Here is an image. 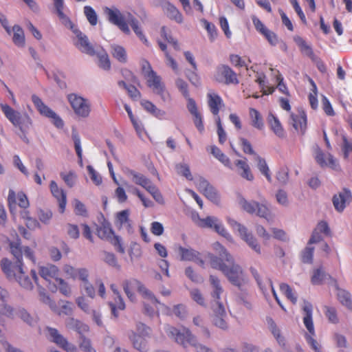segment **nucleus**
I'll return each mask as SVG.
<instances>
[{
    "label": "nucleus",
    "mask_w": 352,
    "mask_h": 352,
    "mask_svg": "<svg viewBox=\"0 0 352 352\" xmlns=\"http://www.w3.org/2000/svg\"><path fill=\"white\" fill-rule=\"evenodd\" d=\"M13 42L14 43L19 46L23 47L25 45V35L23 29L17 25L13 26Z\"/></svg>",
    "instance_id": "obj_43"
},
{
    "label": "nucleus",
    "mask_w": 352,
    "mask_h": 352,
    "mask_svg": "<svg viewBox=\"0 0 352 352\" xmlns=\"http://www.w3.org/2000/svg\"><path fill=\"white\" fill-rule=\"evenodd\" d=\"M294 41L302 54H305L312 60L315 59L316 56L312 48L306 43L303 38L300 36H295L294 37Z\"/></svg>",
    "instance_id": "obj_34"
},
{
    "label": "nucleus",
    "mask_w": 352,
    "mask_h": 352,
    "mask_svg": "<svg viewBox=\"0 0 352 352\" xmlns=\"http://www.w3.org/2000/svg\"><path fill=\"white\" fill-rule=\"evenodd\" d=\"M250 272H251L252 274L253 275L254 278H255V280H256V282H257L260 289L262 290V292L265 294L266 292H267L268 289H271L273 296L274 297L276 301L279 305V306L283 309H284V307L282 305V304L278 297V295L273 287L272 280L270 279H266L264 282H262L260 278V276L258 274V271L254 267L250 268Z\"/></svg>",
    "instance_id": "obj_22"
},
{
    "label": "nucleus",
    "mask_w": 352,
    "mask_h": 352,
    "mask_svg": "<svg viewBox=\"0 0 352 352\" xmlns=\"http://www.w3.org/2000/svg\"><path fill=\"white\" fill-rule=\"evenodd\" d=\"M177 250L182 261H195L201 265L204 264V261L200 258V253L197 250L186 248L182 245H179Z\"/></svg>",
    "instance_id": "obj_26"
},
{
    "label": "nucleus",
    "mask_w": 352,
    "mask_h": 352,
    "mask_svg": "<svg viewBox=\"0 0 352 352\" xmlns=\"http://www.w3.org/2000/svg\"><path fill=\"white\" fill-rule=\"evenodd\" d=\"M8 202L10 208L16 203L19 207L27 209L29 207V201L26 195L23 192H19L17 194L10 189L8 192Z\"/></svg>",
    "instance_id": "obj_25"
},
{
    "label": "nucleus",
    "mask_w": 352,
    "mask_h": 352,
    "mask_svg": "<svg viewBox=\"0 0 352 352\" xmlns=\"http://www.w3.org/2000/svg\"><path fill=\"white\" fill-rule=\"evenodd\" d=\"M202 23L210 35V40L213 41L217 36V31L215 25L206 19H203Z\"/></svg>",
    "instance_id": "obj_59"
},
{
    "label": "nucleus",
    "mask_w": 352,
    "mask_h": 352,
    "mask_svg": "<svg viewBox=\"0 0 352 352\" xmlns=\"http://www.w3.org/2000/svg\"><path fill=\"white\" fill-rule=\"evenodd\" d=\"M338 289L337 296L338 300L349 309H352V300L350 293L344 289H341L336 285Z\"/></svg>",
    "instance_id": "obj_41"
},
{
    "label": "nucleus",
    "mask_w": 352,
    "mask_h": 352,
    "mask_svg": "<svg viewBox=\"0 0 352 352\" xmlns=\"http://www.w3.org/2000/svg\"><path fill=\"white\" fill-rule=\"evenodd\" d=\"M127 174L132 177V180L135 184L142 186L146 190H148L149 187L153 184L146 176L134 170H129Z\"/></svg>",
    "instance_id": "obj_32"
},
{
    "label": "nucleus",
    "mask_w": 352,
    "mask_h": 352,
    "mask_svg": "<svg viewBox=\"0 0 352 352\" xmlns=\"http://www.w3.org/2000/svg\"><path fill=\"white\" fill-rule=\"evenodd\" d=\"M122 287L128 298L131 301L135 300V292L138 291L144 298L150 300L153 305H156L159 303L155 296L136 279L124 280Z\"/></svg>",
    "instance_id": "obj_8"
},
{
    "label": "nucleus",
    "mask_w": 352,
    "mask_h": 352,
    "mask_svg": "<svg viewBox=\"0 0 352 352\" xmlns=\"http://www.w3.org/2000/svg\"><path fill=\"white\" fill-rule=\"evenodd\" d=\"M290 118L293 127L298 132L304 134L307 129V115L305 112L302 109H299L296 113H291Z\"/></svg>",
    "instance_id": "obj_23"
},
{
    "label": "nucleus",
    "mask_w": 352,
    "mask_h": 352,
    "mask_svg": "<svg viewBox=\"0 0 352 352\" xmlns=\"http://www.w3.org/2000/svg\"><path fill=\"white\" fill-rule=\"evenodd\" d=\"M228 222L233 230H236L239 232L241 238L245 241L254 251L258 254H261L260 245L257 242L256 239L248 231L245 226L230 218L228 219Z\"/></svg>",
    "instance_id": "obj_12"
},
{
    "label": "nucleus",
    "mask_w": 352,
    "mask_h": 352,
    "mask_svg": "<svg viewBox=\"0 0 352 352\" xmlns=\"http://www.w3.org/2000/svg\"><path fill=\"white\" fill-rule=\"evenodd\" d=\"M0 107L5 117L13 126L18 127L22 133H25L30 129L32 121L27 113L23 115L10 105L4 103H0Z\"/></svg>",
    "instance_id": "obj_6"
},
{
    "label": "nucleus",
    "mask_w": 352,
    "mask_h": 352,
    "mask_svg": "<svg viewBox=\"0 0 352 352\" xmlns=\"http://www.w3.org/2000/svg\"><path fill=\"white\" fill-rule=\"evenodd\" d=\"M324 314L328 318L329 321L333 324H337L339 322L337 311L333 307H324Z\"/></svg>",
    "instance_id": "obj_51"
},
{
    "label": "nucleus",
    "mask_w": 352,
    "mask_h": 352,
    "mask_svg": "<svg viewBox=\"0 0 352 352\" xmlns=\"http://www.w3.org/2000/svg\"><path fill=\"white\" fill-rule=\"evenodd\" d=\"M111 54L113 58L122 63L127 61V54L126 50L120 45H113L111 46Z\"/></svg>",
    "instance_id": "obj_39"
},
{
    "label": "nucleus",
    "mask_w": 352,
    "mask_h": 352,
    "mask_svg": "<svg viewBox=\"0 0 352 352\" xmlns=\"http://www.w3.org/2000/svg\"><path fill=\"white\" fill-rule=\"evenodd\" d=\"M239 140L242 151H243L244 153L248 155H254V156L255 155H257L254 152L250 141H248L247 139L244 138H241Z\"/></svg>",
    "instance_id": "obj_58"
},
{
    "label": "nucleus",
    "mask_w": 352,
    "mask_h": 352,
    "mask_svg": "<svg viewBox=\"0 0 352 352\" xmlns=\"http://www.w3.org/2000/svg\"><path fill=\"white\" fill-rule=\"evenodd\" d=\"M84 13L91 25H96L98 22V16L96 11L91 6L84 7Z\"/></svg>",
    "instance_id": "obj_50"
},
{
    "label": "nucleus",
    "mask_w": 352,
    "mask_h": 352,
    "mask_svg": "<svg viewBox=\"0 0 352 352\" xmlns=\"http://www.w3.org/2000/svg\"><path fill=\"white\" fill-rule=\"evenodd\" d=\"M97 236L102 239L109 241L120 253H124V248L121 243L120 238L115 235L109 223H104L96 228Z\"/></svg>",
    "instance_id": "obj_11"
},
{
    "label": "nucleus",
    "mask_w": 352,
    "mask_h": 352,
    "mask_svg": "<svg viewBox=\"0 0 352 352\" xmlns=\"http://www.w3.org/2000/svg\"><path fill=\"white\" fill-rule=\"evenodd\" d=\"M234 164L241 177L248 181H252L254 179V175L246 160H237L235 161Z\"/></svg>",
    "instance_id": "obj_31"
},
{
    "label": "nucleus",
    "mask_w": 352,
    "mask_h": 352,
    "mask_svg": "<svg viewBox=\"0 0 352 352\" xmlns=\"http://www.w3.org/2000/svg\"><path fill=\"white\" fill-rule=\"evenodd\" d=\"M215 120H216V124H217V135H218V138H219V142L221 144H223L226 142V141L227 140V135L222 126L220 117L217 116L215 118Z\"/></svg>",
    "instance_id": "obj_52"
},
{
    "label": "nucleus",
    "mask_w": 352,
    "mask_h": 352,
    "mask_svg": "<svg viewBox=\"0 0 352 352\" xmlns=\"http://www.w3.org/2000/svg\"><path fill=\"white\" fill-rule=\"evenodd\" d=\"M60 176L69 188H72L75 185L77 175L74 170H69L67 173L61 172Z\"/></svg>",
    "instance_id": "obj_46"
},
{
    "label": "nucleus",
    "mask_w": 352,
    "mask_h": 352,
    "mask_svg": "<svg viewBox=\"0 0 352 352\" xmlns=\"http://www.w3.org/2000/svg\"><path fill=\"white\" fill-rule=\"evenodd\" d=\"M66 27L69 28L76 35V40L74 41V45L76 47L83 53L87 54L91 56L96 54V51L93 45L89 42L88 38L86 35L81 32L72 23V28L69 25L63 24Z\"/></svg>",
    "instance_id": "obj_16"
},
{
    "label": "nucleus",
    "mask_w": 352,
    "mask_h": 352,
    "mask_svg": "<svg viewBox=\"0 0 352 352\" xmlns=\"http://www.w3.org/2000/svg\"><path fill=\"white\" fill-rule=\"evenodd\" d=\"M98 66L106 71L111 69V62L109 57L106 52H103L102 54H98Z\"/></svg>",
    "instance_id": "obj_49"
},
{
    "label": "nucleus",
    "mask_w": 352,
    "mask_h": 352,
    "mask_svg": "<svg viewBox=\"0 0 352 352\" xmlns=\"http://www.w3.org/2000/svg\"><path fill=\"white\" fill-rule=\"evenodd\" d=\"M211 153L224 166L232 168V164L229 157L226 155L217 146H211Z\"/></svg>",
    "instance_id": "obj_42"
},
{
    "label": "nucleus",
    "mask_w": 352,
    "mask_h": 352,
    "mask_svg": "<svg viewBox=\"0 0 352 352\" xmlns=\"http://www.w3.org/2000/svg\"><path fill=\"white\" fill-rule=\"evenodd\" d=\"M116 225L119 229H125L129 232L132 230V223L128 210H122L116 214Z\"/></svg>",
    "instance_id": "obj_28"
},
{
    "label": "nucleus",
    "mask_w": 352,
    "mask_h": 352,
    "mask_svg": "<svg viewBox=\"0 0 352 352\" xmlns=\"http://www.w3.org/2000/svg\"><path fill=\"white\" fill-rule=\"evenodd\" d=\"M209 282L212 287L211 296L214 301V304L213 305H218V302H221V295L223 293V289L221 285V281L217 276L210 275Z\"/></svg>",
    "instance_id": "obj_29"
},
{
    "label": "nucleus",
    "mask_w": 352,
    "mask_h": 352,
    "mask_svg": "<svg viewBox=\"0 0 352 352\" xmlns=\"http://www.w3.org/2000/svg\"><path fill=\"white\" fill-rule=\"evenodd\" d=\"M207 102L210 112L216 116H219V113L221 108L224 107V102L221 97L213 91H210L207 94Z\"/></svg>",
    "instance_id": "obj_21"
},
{
    "label": "nucleus",
    "mask_w": 352,
    "mask_h": 352,
    "mask_svg": "<svg viewBox=\"0 0 352 352\" xmlns=\"http://www.w3.org/2000/svg\"><path fill=\"white\" fill-rule=\"evenodd\" d=\"M81 342L80 343V349L84 352H96V350L92 347L91 341L89 339L86 338L84 336H81Z\"/></svg>",
    "instance_id": "obj_62"
},
{
    "label": "nucleus",
    "mask_w": 352,
    "mask_h": 352,
    "mask_svg": "<svg viewBox=\"0 0 352 352\" xmlns=\"http://www.w3.org/2000/svg\"><path fill=\"white\" fill-rule=\"evenodd\" d=\"M47 331L52 338V341L56 343L59 347L67 352H78L77 348L74 344L69 343L65 338L59 333L56 329L47 327Z\"/></svg>",
    "instance_id": "obj_19"
},
{
    "label": "nucleus",
    "mask_w": 352,
    "mask_h": 352,
    "mask_svg": "<svg viewBox=\"0 0 352 352\" xmlns=\"http://www.w3.org/2000/svg\"><path fill=\"white\" fill-rule=\"evenodd\" d=\"M104 12L107 16L108 21L117 26L124 34H131L130 25L140 40L146 46L149 45L148 41L144 34L138 20L131 12H126L124 15L117 8H110L108 7L104 8Z\"/></svg>",
    "instance_id": "obj_3"
},
{
    "label": "nucleus",
    "mask_w": 352,
    "mask_h": 352,
    "mask_svg": "<svg viewBox=\"0 0 352 352\" xmlns=\"http://www.w3.org/2000/svg\"><path fill=\"white\" fill-rule=\"evenodd\" d=\"M164 12L169 19L175 21L177 23H181L183 21L182 14L173 4L167 3L164 6Z\"/></svg>",
    "instance_id": "obj_35"
},
{
    "label": "nucleus",
    "mask_w": 352,
    "mask_h": 352,
    "mask_svg": "<svg viewBox=\"0 0 352 352\" xmlns=\"http://www.w3.org/2000/svg\"><path fill=\"white\" fill-rule=\"evenodd\" d=\"M161 36L163 37L168 43L171 44L173 47L178 50L179 47L177 41L174 39L170 34H168L166 28L163 26L161 28Z\"/></svg>",
    "instance_id": "obj_60"
},
{
    "label": "nucleus",
    "mask_w": 352,
    "mask_h": 352,
    "mask_svg": "<svg viewBox=\"0 0 352 352\" xmlns=\"http://www.w3.org/2000/svg\"><path fill=\"white\" fill-rule=\"evenodd\" d=\"M58 269L54 265H47L46 266L41 267L39 270V274L46 281L51 282L53 280L56 281L58 276Z\"/></svg>",
    "instance_id": "obj_30"
},
{
    "label": "nucleus",
    "mask_w": 352,
    "mask_h": 352,
    "mask_svg": "<svg viewBox=\"0 0 352 352\" xmlns=\"http://www.w3.org/2000/svg\"><path fill=\"white\" fill-rule=\"evenodd\" d=\"M142 71L148 87L151 88L153 93L160 96L164 102L170 100V95L166 90L162 78L152 69L148 61L144 60L142 63Z\"/></svg>",
    "instance_id": "obj_5"
},
{
    "label": "nucleus",
    "mask_w": 352,
    "mask_h": 352,
    "mask_svg": "<svg viewBox=\"0 0 352 352\" xmlns=\"http://www.w3.org/2000/svg\"><path fill=\"white\" fill-rule=\"evenodd\" d=\"M280 292L289 300L293 304L297 302V297L293 292L291 287L287 283H281L280 285Z\"/></svg>",
    "instance_id": "obj_47"
},
{
    "label": "nucleus",
    "mask_w": 352,
    "mask_h": 352,
    "mask_svg": "<svg viewBox=\"0 0 352 352\" xmlns=\"http://www.w3.org/2000/svg\"><path fill=\"white\" fill-rule=\"evenodd\" d=\"M72 139L74 143L75 150L77 154V156L80 160L82 162V148L80 144V139L77 132H72Z\"/></svg>",
    "instance_id": "obj_57"
},
{
    "label": "nucleus",
    "mask_w": 352,
    "mask_h": 352,
    "mask_svg": "<svg viewBox=\"0 0 352 352\" xmlns=\"http://www.w3.org/2000/svg\"><path fill=\"white\" fill-rule=\"evenodd\" d=\"M314 248L306 247L301 253V261L304 263H311L313 262Z\"/></svg>",
    "instance_id": "obj_55"
},
{
    "label": "nucleus",
    "mask_w": 352,
    "mask_h": 352,
    "mask_svg": "<svg viewBox=\"0 0 352 352\" xmlns=\"http://www.w3.org/2000/svg\"><path fill=\"white\" fill-rule=\"evenodd\" d=\"M315 160L321 167L329 166L333 169L337 168V161L333 157L330 153H324L319 148L316 150Z\"/></svg>",
    "instance_id": "obj_24"
},
{
    "label": "nucleus",
    "mask_w": 352,
    "mask_h": 352,
    "mask_svg": "<svg viewBox=\"0 0 352 352\" xmlns=\"http://www.w3.org/2000/svg\"><path fill=\"white\" fill-rule=\"evenodd\" d=\"M230 63L235 67H247L245 61L238 54H230L229 57Z\"/></svg>",
    "instance_id": "obj_54"
},
{
    "label": "nucleus",
    "mask_w": 352,
    "mask_h": 352,
    "mask_svg": "<svg viewBox=\"0 0 352 352\" xmlns=\"http://www.w3.org/2000/svg\"><path fill=\"white\" fill-rule=\"evenodd\" d=\"M102 261L111 267H113L117 270L120 269V265H119L117 258L113 253L103 251Z\"/></svg>",
    "instance_id": "obj_44"
},
{
    "label": "nucleus",
    "mask_w": 352,
    "mask_h": 352,
    "mask_svg": "<svg viewBox=\"0 0 352 352\" xmlns=\"http://www.w3.org/2000/svg\"><path fill=\"white\" fill-rule=\"evenodd\" d=\"M327 276H328V278L335 285H337L336 280L332 278L330 275L325 274L324 272L322 271V267L316 269L314 271L311 278V283L313 285H321Z\"/></svg>",
    "instance_id": "obj_36"
},
{
    "label": "nucleus",
    "mask_w": 352,
    "mask_h": 352,
    "mask_svg": "<svg viewBox=\"0 0 352 352\" xmlns=\"http://www.w3.org/2000/svg\"><path fill=\"white\" fill-rule=\"evenodd\" d=\"M56 285L59 291L65 296H69L71 294V288L65 280L60 278H56Z\"/></svg>",
    "instance_id": "obj_61"
},
{
    "label": "nucleus",
    "mask_w": 352,
    "mask_h": 352,
    "mask_svg": "<svg viewBox=\"0 0 352 352\" xmlns=\"http://www.w3.org/2000/svg\"><path fill=\"white\" fill-rule=\"evenodd\" d=\"M352 201V193L350 189L344 188L338 194L334 195L332 198V202L335 209L339 212H342L346 205Z\"/></svg>",
    "instance_id": "obj_18"
},
{
    "label": "nucleus",
    "mask_w": 352,
    "mask_h": 352,
    "mask_svg": "<svg viewBox=\"0 0 352 352\" xmlns=\"http://www.w3.org/2000/svg\"><path fill=\"white\" fill-rule=\"evenodd\" d=\"M69 324L72 329H73L82 336L83 333L88 332L89 330L88 325L74 318H71L69 320Z\"/></svg>",
    "instance_id": "obj_45"
},
{
    "label": "nucleus",
    "mask_w": 352,
    "mask_h": 352,
    "mask_svg": "<svg viewBox=\"0 0 352 352\" xmlns=\"http://www.w3.org/2000/svg\"><path fill=\"white\" fill-rule=\"evenodd\" d=\"M304 312L303 323L307 328L308 333H305V340L315 352H322L321 346L314 338L315 336V329L312 318L313 307L312 305L305 300L302 306Z\"/></svg>",
    "instance_id": "obj_7"
},
{
    "label": "nucleus",
    "mask_w": 352,
    "mask_h": 352,
    "mask_svg": "<svg viewBox=\"0 0 352 352\" xmlns=\"http://www.w3.org/2000/svg\"><path fill=\"white\" fill-rule=\"evenodd\" d=\"M8 246L10 253L16 260L14 265L7 258L1 261V267L6 276L10 278H14L19 285L25 289L30 290L33 288V283L28 276L25 274L23 270L22 249L21 247V239L17 236L14 241H8Z\"/></svg>",
    "instance_id": "obj_2"
},
{
    "label": "nucleus",
    "mask_w": 352,
    "mask_h": 352,
    "mask_svg": "<svg viewBox=\"0 0 352 352\" xmlns=\"http://www.w3.org/2000/svg\"><path fill=\"white\" fill-rule=\"evenodd\" d=\"M267 123L271 130L279 138L285 136V131L278 118L274 114L270 113L267 116Z\"/></svg>",
    "instance_id": "obj_33"
},
{
    "label": "nucleus",
    "mask_w": 352,
    "mask_h": 352,
    "mask_svg": "<svg viewBox=\"0 0 352 352\" xmlns=\"http://www.w3.org/2000/svg\"><path fill=\"white\" fill-rule=\"evenodd\" d=\"M165 331L167 336L173 339L177 343L186 347L188 344L194 346L197 352H212L210 349L198 344L196 338L191 331L185 327L180 329L174 327L166 325Z\"/></svg>",
    "instance_id": "obj_4"
},
{
    "label": "nucleus",
    "mask_w": 352,
    "mask_h": 352,
    "mask_svg": "<svg viewBox=\"0 0 352 352\" xmlns=\"http://www.w3.org/2000/svg\"><path fill=\"white\" fill-rule=\"evenodd\" d=\"M212 309L214 313V324L221 329H226L228 324L224 319L226 312L223 305L221 302H218V305H212Z\"/></svg>",
    "instance_id": "obj_27"
},
{
    "label": "nucleus",
    "mask_w": 352,
    "mask_h": 352,
    "mask_svg": "<svg viewBox=\"0 0 352 352\" xmlns=\"http://www.w3.org/2000/svg\"><path fill=\"white\" fill-rule=\"evenodd\" d=\"M137 332L131 331L129 338L132 342L133 346L140 352H148L149 346L146 338L151 335V328L146 324L139 322L136 324Z\"/></svg>",
    "instance_id": "obj_9"
},
{
    "label": "nucleus",
    "mask_w": 352,
    "mask_h": 352,
    "mask_svg": "<svg viewBox=\"0 0 352 352\" xmlns=\"http://www.w3.org/2000/svg\"><path fill=\"white\" fill-rule=\"evenodd\" d=\"M54 7L56 14L63 24L69 25L72 28V22L69 18L64 14V2L63 0H54Z\"/></svg>",
    "instance_id": "obj_37"
},
{
    "label": "nucleus",
    "mask_w": 352,
    "mask_h": 352,
    "mask_svg": "<svg viewBox=\"0 0 352 352\" xmlns=\"http://www.w3.org/2000/svg\"><path fill=\"white\" fill-rule=\"evenodd\" d=\"M213 248L217 255L208 254L210 266L221 271L233 285L240 288L246 283V278L242 267L235 263L232 256L219 242L213 244Z\"/></svg>",
    "instance_id": "obj_1"
},
{
    "label": "nucleus",
    "mask_w": 352,
    "mask_h": 352,
    "mask_svg": "<svg viewBox=\"0 0 352 352\" xmlns=\"http://www.w3.org/2000/svg\"><path fill=\"white\" fill-rule=\"evenodd\" d=\"M215 79L225 85H238L239 81L236 72L228 65H221L217 67Z\"/></svg>",
    "instance_id": "obj_17"
},
{
    "label": "nucleus",
    "mask_w": 352,
    "mask_h": 352,
    "mask_svg": "<svg viewBox=\"0 0 352 352\" xmlns=\"http://www.w3.org/2000/svg\"><path fill=\"white\" fill-rule=\"evenodd\" d=\"M50 189L52 195L58 202L59 212L63 213L65 210L67 204V195L65 190L59 188L56 182L54 180L50 182Z\"/></svg>",
    "instance_id": "obj_20"
},
{
    "label": "nucleus",
    "mask_w": 352,
    "mask_h": 352,
    "mask_svg": "<svg viewBox=\"0 0 352 352\" xmlns=\"http://www.w3.org/2000/svg\"><path fill=\"white\" fill-rule=\"evenodd\" d=\"M87 169L92 182L96 185H100L102 183L100 175L90 165L87 166Z\"/></svg>",
    "instance_id": "obj_63"
},
{
    "label": "nucleus",
    "mask_w": 352,
    "mask_h": 352,
    "mask_svg": "<svg viewBox=\"0 0 352 352\" xmlns=\"http://www.w3.org/2000/svg\"><path fill=\"white\" fill-rule=\"evenodd\" d=\"M249 113L251 118L252 125L258 130H262L264 127V123L259 111L254 108H250Z\"/></svg>",
    "instance_id": "obj_38"
},
{
    "label": "nucleus",
    "mask_w": 352,
    "mask_h": 352,
    "mask_svg": "<svg viewBox=\"0 0 352 352\" xmlns=\"http://www.w3.org/2000/svg\"><path fill=\"white\" fill-rule=\"evenodd\" d=\"M67 100L77 116L82 118L89 116L91 111V105L87 99L76 94H70L67 95Z\"/></svg>",
    "instance_id": "obj_13"
},
{
    "label": "nucleus",
    "mask_w": 352,
    "mask_h": 352,
    "mask_svg": "<svg viewBox=\"0 0 352 352\" xmlns=\"http://www.w3.org/2000/svg\"><path fill=\"white\" fill-rule=\"evenodd\" d=\"M176 86L178 89L181 91L184 98H188L190 96L188 89V84L183 79L178 78L176 80Z\"/></svg>",
    "instance_id": "obj_64"
},
{
    "label": "nucleus",
    "mask_w": 352,
    "mask_h": 352,
    "mask_svg": "<svg viewBox=\"0 0 352 352\" xmlns=\"http://www.w3.org/2000/svg\"><path fill=\"white\" fill-rule=\"evenodd\" d=\"M190 297L192 299L195 301L197 304L201 306H205V299L204 298L203 294L198 289H192L190 292Z\"/></svg>",
    "instance_id": "obj_56"
},
{
    "label": "nucleus",
    "mask_w": 352,
    "mask_h": 352,
    "mask_svg": "<svg viewBox=\"0 0 352 352\" xmlns=\"http://www.w3.org/2000/svg\"><path fill=\"white\" fill-rule=\"evenodd\" d=\"M254 159L257 163V167L260 172L266 177L268 182H271L272 177L265 160L258 155H255Z\"/></svg>",
    "instance_id": "obj_40"
},
{
    "label": "nucleus",
    "mask_w": 352,
    "mask_h": 352,
    "mask_svg": "<svg viewBox=\"0 0 352 352\" xmlns=\"http://www.w3.org/2000/svg\"><path fill=\"white\" fill-rule=\"evenodd\" d=\"M193 219L196 224L201 228H213L215 232L222 236L226 239L231 237L222 223L214 217H207L206 218L201 219L197 214V217H193Z\"/></svg>",
    "instance_id": "obj_15"
},
{
    "label": "nucleus",
    "mask_w": 352,
    "mask_h": 352,
    "mask_svg": "<svg viewBox=\"0 0 352 352\" xmlns=\"http://www.w3.org/2000/svg\"><path fill=\"white\" fill-rule=\"evenodd\" d=\"M32 101L38 111L42 116H44L52 120L53 124L58 128H62L64 126L63 120L49 107L44 104L42 100L36 95L32 96Z\"/></svg>",
    "instance_id": "obj_14"
},
{
    "label": "nucleus",
    "mask_w": 352,
    "mask_h": 352,
    "mask_svg": "<svg viewBox=\"0 0 352 352\" xmlns=\"http://www.w3.org/2000/svg\"><path fill=\"white\" fill-rule=\"evenodd\" d=\"M109 305L111 309L112 314L117 318L118 314L117 310H124L125 309V304L120 295H118L115 298V303L110 302Z\"/></svg>",
    "instance_id": "obj_48"
},
{
    "label": "nucleus",
    "mask_w": 352,
    "mask_h": 352,
    "mask_svg": "<svg viewBox=\"0 0 352 352\" xmlns=\"http://www.w3.org/2000/svg\"><path fill=\"white\" fill-rule=\"evenodd\" d=\"M147 191L152 195L153 199L157 203L160 204H164V199L162 193L154 184L151 187H149V189H148Z\"/></svg>",
    "instance_id": "obj_53"
},
{
    "label": "nucleus",
    "mask_w": 352,
    "mask_h": 352,
    "mask_svg": "<svg viewBox=\"0 0 352 352\" xmlns=\"http://www.w3.org/2000/svg\"><path fill=\"white\" fill-rule=\"evenodd\" d=\"M239 204L241 208L250 214H256L260 217L270 221L273 219V214L269 208L263 203L257 201H248L245 199L241 197L239 200Z\"/></svg>",
    "instance_id": "obj_10"
}]
</instances>
